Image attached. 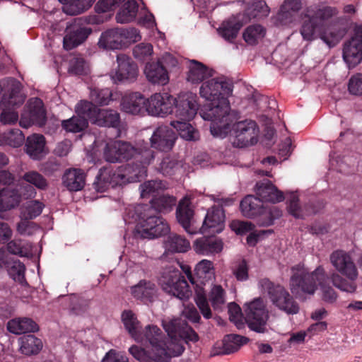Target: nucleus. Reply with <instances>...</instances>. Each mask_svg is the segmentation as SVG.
<instances>
[{
  "label": "nucleus",
  "mask_w": 362,
  "mask_h": 362,
  "mask_svg": "<svg viewBox=\"0 0 362 362\" xmlns=\"http://www.w3.org/2000/svg\"><path fill=\"white\" fill-rule=\"evenodd\" d=\"M144 74L147 80L153 84L163 86L169 81L168 72L160 61L148 62L144 68Z\"/></svg>",
  "instance_id": "cd10ccee"
},
{
  "label": "nucleus",
  "mask_w": 362,
  "mask_h": 362,
  "mask_svg": "<svg viewBox=\"0 0 362 362\" xmlns=\"http://www.w3.org/2000/svg\"><path fill=\"white\" fill-rule=\"evenodd\" d=\"M8 273L11 278L21 284H26L25 278V267L19 260H13L11 265H7Z\"/></svg>",
  "instance_id": "4d7b16f0"
},
{
  "label": "nucleus",
  "mask_w": 362,
  "mask_h": 362,
  "mask_svg": "<svg viewBox=\"0 0 362 362\" xmlns=\"http://www.w3.org/2000/svg\"><path fill=\"white\" fill-rule=\"evenodd\" d=\"M45 204L39 200L26 202L21 207V217L22 219H34L40 216Z\"/></svg>",
  "instance_id": "de8ad7c7"
},
{
  "label": "nucleus",
  "mask_w": 362,
  "mask_h": 362,
  "mask_svg": "<svg viewBox=\"0 0 362 362\" xmlns=\"http://www.w3.org/2000/svg\"><path fill=\"white\" fill-rule=\"evenodd\" d=\"M19 107H0L2 112L0 115V121L4 124H13L18 120V114L15 110Z\"/></svg>",
  "instance_id": "338daca9"
},
{
  "label": "nucleus",
  "mask_w": 362,
  "mask_h": 362,
  "mask_svg": "<svg viewBox=\"0 0 362 362\" xmlns=\"http://www.w3.org/2000/svg\"><path fill=\"white\" fill-rule=\"evenodd\" d=\"M232 92V84L223 78L206 81L200 87L201 97L216 103L205 106L199 112L204 120L211 121L210 132L214 136L225 138L230 129L233 115L228 98Z\"/></svg>",
  "instance_id": "f257e3e1"
},
{
  "label": "nucleus",
  "mask_w": 362,
  "mask_h": 362,
  "mask_svg": "<svg viewBox=\"0 0 362 362\" xmlns=\"http://www.w3.org/2000/svg\"><path fill=\"white\" fill-rule=\"evenodd\" d=\"M45 146V136L42 134H34L28 136L25 143V151L31 158L39 160L43 156Z\"/></svg>",
  "instance_id": "f704fd0d"
},
{
  "label": "nucleus",
  "mask_w": 362,
  "mask_h": 362,
  "mask_svg": "<svg viewBox=\"0 0 362 362\" xmlns=\"http://www.w3.org/2000/svg\"><path fill=\"white\" fill-rule=\"evenodd\" d=\"M170 125L177 130L180 136L186 141H195L199 139V132L186 121H172Z\"/></svg>",
  "instance_id": "79ce46f5"
},
{
  "label": "nucleus",
  "mask_w": 362,
  "mask_h": 362,
  "mask_svg": "<svg viewBox=\"0 0 362 362\" xmlns=\"http://www.w3.org/2000/svg\"><path fill=\"white\" fill-rule=\"evenodd\" d=\"M177 138L176 133L170 126L160 125L153 130L150 138L151 147L160 151H170L175 146Z\"/></svg>",
  "instance_id": "f3484780"
},
{
  "label": "nucleus",
  "mask_w": 362,
  "mask_h": 362,
  "mask_svg": "<svg viewBox=\"0 0 362 362\" xmlns=\"http://www.w3.org/2000/svg\"><path fill=\"white\" fill-rule=\"evenodd\" d=\"M23 179L39 189L45 190L48 187L47 180L38 172L29 171L25 173L23 176Z\"/></svg>",
  "instance_id": "bf43d9fd"
},
{
  "label": "nucleus",
  "mask_w": 362,
  "mask_h": 362,
  "mask_svg": "<svg viewBox=\"0 0 362 362\" xmlns=\"http://www.w3.org/2000/svg\"><path fill=\"white\" fill-rule=\"evenodd\" d=\"M233 130L240 147L252 146L257 144L259 129L255 122L243 120L233 124Z\"/></svg>",
  "instance_id": "dca6fc26"
},
{
  "label": "nucleus",
  "mask_w": 362,
  "mask_h": 362,
  "mask_svg": "<svg viewBox=\"0 0 362 362\" xmlns=\"http://www.w3.org/2000/svg\"><path fill=\"white\" fill-rule=\"evenodd\" d=\"M25 97L23 85L18 80L13 77L0 80V107H21Z\"/></svg>",
  "instance_id": "9b49d317"
},
{
  "label": "nucleus",
  "mask_w": 362,
  "mask_h": 362,
  "mask_svg": "<svg viewBox=\"0 0 362 362\" xmlns=\"http://www.w3.org/2000/svg\"><path fill=\"white\" fill-rule=\"evenodd\" d=\"M121 120L119 112L112 109H99L93 124L99 127L118 128Z\"/></svg>",
  "instance_id": "473e14b6"
},
{
  "label": "nucleus",
  "mask_w": 362,
  "mask_h": 362,
  "mask_svg": "<svg viewBox=\"0 0 362 362\" xmlns=\"http://www.w3.org/2000/svg\"><path fill=\"white\" fill-rule=\"evenodd\" d=\"M63 11L69 15H78L92 6L95 0H58Z\"/></svg>",
  "instance_id": "58836bf2"
},
{
  "label": "nucleus",
  "mask_w": 362,
  "mask_h": 362,
  "mask_svg": "<svg viewBox=\"0 0 362 362\" xmlns=\"http://www.w3.org/2000/svg\"><path fill=\"white\" fill-rule=\"evenodd\" d=\"M291 273L289 288L293 296L300 300L313 296L318 285H321L326 279L325 271L322 266L309 272L304 265L299 264L291 267Z\"/></svg>",
  "instance_id": "39448f33"
},
{
  "label": "nucleus",
  "mask_w": 362,
  "mask_h": 362,
  "mask_svg": "<svg viewBox=\"0 0 362 362\" xmlns=\"http://www.w3.org/2000/svg\"><path fill=\"white\" fill-rule=\"evenodd\" d=\"M8 330L15 334H21L27 332L38 331L37 323L30 318L22 317L10 320L7 325Z\"/></svg>",
  "instance_id": "e433bc0d"
},
{
  "label": "nucleus",
  "mask_w": 362,
  "mask_h": 362,
  "mask_svg": "<svg viewBox=\"0 0 362 362\" xmlns=\"http://www.w3.org/2000/svg\"><path fill=\"white\" fill-rule=\"evenodd\" d=\"M24 140V135L18 129H11L6 132V145L16 148L21 146Z\"/></svg>",
  "instance_id": "774afa93"
},
{
  "label": "nucleus",
  "mask_w": 362,
  "mask_h": 362,
  "mask_svg": "<svg viewBox=\"0 0 362 362\" xmlns=\"http://www.w3.org/2000/svg\"><path fill=\"white\" fill-rule=\"evenodd\" d=\"M211 76H212V71L204 64L196 60L190 61L187 76L189 82L199 83Z\"/></svg>",
  "instance_id": "c9c22d12"
},
{
  "label": "nucleus",
  "mask_w": 362,
  "mask_h": 362,
  "mask_svg": "<svg viewBox=\"0 0 362 362\" xmlns=\"http://www.w3.org/2000/svg\"><path fill=\"white\" fill-rule=\"evenodd\" d=\"M256 194L262 203L263 202L277 203L284 199L283 192L268 180H264L256 184Z\"/></svg>",
  "instance_id": "bb28decb"
},
{
  "label": "nucleus",
  "mask_w": 362,
  "mask_h": 362,
  "mask_svg": "<svg viewBox=\"0 0 362 362\" xmlns=\"http://www.w3.org/2000/svg\"><path fill=\"white\" fill-rule=\"evenodd\" d=\"M342 58L349 69L362 61V24L356 25L352 36L344 42Z\"/></svg>",
  "instance_id": "ddd939ff"
},
{
  "label": "nucleus",
  "mask_w": 362,
  "mask_h": 362,
  "mask_svg": "<svg viewBox=\"0 0 362 362\" xmlns=\"http://www.w3.org/2000/svg\"><path fill=\"white\" fill-rule=\"evenodd\" d=\"M150 203L149 206L153 209L156 213H167L170 211L175 205L176 199L173 196L162 195L153 198Z\"/></svg>",
  "instance_id": "49530a36"
},
{
  "label": "nucleus",
  "mask_w": 362,
  "mask_h": 362,
  "mask_svg": "<svg viewBox=\"0 0 362 362\" xmlns=\"http://www.w3.org/2000/svg\"><path fill=\"white\" fill-rule=\"evenodd\" d=\"M194 211L190 206V201L187 198L181 199L176 209V218L184 230L190 235L198 233L193 226Z\"/></svg>",
  "instance_id": "4be33fe9"
},
{
  "label": "nucleus",
  "mask_w": 362,
  "mask_h": 362,
  "mask_svg": "<svg viewBox=\"0 0 362 362\" xmlns=\"http://www.w3.org/2000/svg\"><path fill=\"white\" fill-rule=\"evenodd\" d=\"M85 177V173L82 170L71 168L65 171L62 177V182L68 190L77 192L83 188Z\"/></svg>",
  "instance_id": "c756f323"
},
{
  "label": "nucleus",
  "mask_w": 362,
  "mask_h": 362,
  "mask_svg": "<svg viewBox=\"0 0 362 362\" xmlns=\"http://www.w3.org/2000/svg\"><path fill=\"white\" fill-rule=\"evenodd\" d=\"M90 98L99 105H107L112 100V92L107 88H93L90 89Z\"/></svg>",
  "instance_id": "13d9d810"
},
{
  "label": "nucleus",
  "mask_w": 362,
  "mask_h": 362,
  "mask_svg": "<svg viewBox=\"0 0 362 362\" xmlns=\"http://www.w3.org/2000/svg\"><path fill=\"white\" fill-rule=\"evenodd\" d=\"M144 344L148 343L151 349L148 351L133 345L129 352L140 362H169L172 357L180 356L184 350L182 346L173 344L168 348L163 347L162 331L156 325H147L144 329Z\"/></svg>",
  "instance_id": "7ed1b4c3"
},
{
  "label": "nucleus",
  "mask_w": 362,
  "mask_h": 362,
  "mask_svg": "<svg viewBox=\"0 0 362 362\" xmlns=\"http://www.w3.org/2000/svg\"><path fill=\"white\" fill-rule=\"evenodd\" d=\"M117 69L112 75V80L117 82H133L139 74L137 65L126 54L117 56Z\"/></svg>",
  "instance_id": "aec40b11"
},
{
  "label": "nucleus",
  "mask_w": 362,
  "mask_h": 362,
  "mask_svg": "<svg viewBox=\"0 0 362 362\" xmlns=\"http://www.w3.org/2000/svg\"><path fill=\"white\" fill-rule=\"evenodd\" d=\"M136 220L141 228V236L145 238H155L165 235L170 232L167 221L147 204L138 205L134 208Z\"/></svg>",
  "instance_id": "423d86ee"
},
{
  "label": "nucleus",
  "mask_w": 362,
  "mask_h": 362,
  "mask_svg": "<svg viewBox=\"0 0 362 362\" xmlns=\"http://www.w3.org/2000/svg\"><path fill=\"white\" fill-rule=\"evenodd\" d=\"M124 45L119 28L109 29L102 33L98 45L105 49H119Z\"/></svg>",
  "instance_id": "7c9ffc66"
},
{
  "label": "nucleus",
  "mask_w": 362,
  "mask_h": 362,
  "mask_svg": "<svg viewBox=\"0 0 362 362\" xmlns=\"http://www.w3.org/2000/svg\"><path fill=\"white\" fill-rule=\"evenodd\" d=\"M182 168V163L174 157L166 156L159 164L158 170L165 176L175 175Z\"/></svg>",
  "instance_id": "603ef678"
},
{
  "label": "nucleus",
  "mask_w": 362,
  "mask_h": 362,
  "mask_svg": "<svg viewBox=\"0 0 362 362\" xmlns=\"http://www.w3.org/2000/svg\"><path fill=\"white\" fill-rule=\"evenodd\" d=\"M266 34L265 28L259 24L248 26L243 33L244 40L250 45H256Z\"/></svg>",
  "instance_id": "09e8293b"
},
{
  "label": "nucleus",
  "mask_w": 362,
  "mask_h": 362,
  "mask_svg": "<svg viewBox=\"0 0 362 362\" xmlns=\"http://www.w3.org/2000/svg\"><path fill=\"white\" fill-rule=\"evenodd\" d=\"M165 189V185L159 180H153L144 182L140 185L139 189L142 198H148L151 196L155 197L160 191Z\"/></svg>",
  "instance_id": "8fccbe9b"
},
{
  "label": "nucleus",
  "mask_w": 362,
  "mask_h": 362,
  "mask_svg": "<svg viewBox=\"0 0 362 362\" xmlns=\"http://www.w3.org/2000/svg\"><path fill=\"white\" fill-rule=\"evenodd\" d=\"M19 344L21 352L25 355L36 354L42 348L41 339L32 334L20 337Z\"/></svg>",
  "instance_id": "c03bdc74"
},
{
  "label": "nucleus",
  "mask_w": 362,
  "mask_h": 362,
  "mask_svg": "<svg viewBox=\"0 0 362 362\" xmlns=\"http://www.w3.org/2000/svg\"><path fill=\"white\" fill-rule=\"evenodd\" d=\"M228 314L230 320L234 323L238 329H243L245 327L243 313L238 304L235 303L228 304Z\"/></svg>",
  "instance_id": "e2e57ef3"
},
{
  "label": "nucleus",
  "mask_w": 362,
  "mask_h": 362,
  "mask_svg": "<svg viewBox=\"0 0 362 362\" xmlns=\"http://www.w3.org/2000/svg\"><path fill=\"white\" fill-rule=\"evenodd\" d=\"M175 98L171 95L155 93L147 99L146 112L152 116L163 117L173 112Z\"/></svg>",
  "instance_id": "a211bd4d"
},
{
  "label": "nucleus",
  "mask_w": 362,
  "mask_h": 362,
  "mask_svg": "<svg viewBox=\"0 0 362 362\" xmlns=\"http://www.w3.org/2000/svg\"><path fill=\"white\" fill-rule=\"evenodd\" d=\"M155 158V153L147 146L138 154L135 161L127 163L118 169L121 173V180L124 182H135L140 181L147 175V167Z\"/></svg>",
  "instance_id": "1a4fd4ad"
},
{
  "label": "nucleus",
  "mask_w": 362,
  "mask_h": 362,
  "mask_svg": "<svg viewBox=\"0 0 362 362\" xmlns=\"http://www.w3.org/2000/svg\"><path fill=\"white\" fill-rule=\"evenodd\" d=\"M89 72V66L81 57H74L69 62V73L72 75H86Z\"/></svg>",
  "instance_id": "052dcab7"
},
{
  "label": "nucleus",
  "mask_w": 362,
  "mask_h": 362,
  "mask_svg": "<svg viewBox=\"0 0 362 362\" xmlns=\"http://www.w3.org/2000/svg\"><path fill=\"white\" fill-rule=\"evenodd\" d=\"M336 7L311 6L303 13V22L300 34L307 41L320 38L329 48L335 47L347 33L350 19L339 17L329 24L325 22L337 16Z\"/></svg>",
  "instance_id": "f03ea898"
},
{
  "label": "nucleus",
  "mask_w": 362,
  "mask_h": 362,
  "mask_svg": "<svg viewBox=\"0 0 362 362\" xmlns=\"http://www.w3.org/2000/svg\"><path fill=\"white\" fill-rule=\"evenodd\" d=\"M138 10V3L135 0H128L118 11L115 19L121 24L130 23L136 18Z\"/></svg>",
  "instance_id": "ea45409f"
},
{
  "label": "nucleus",
  "mask_w": 362,
  "mask_h": 362,
  "mask_svg": "<svg viewBox=\"0 0 362 362\" xmlns=\"http://www.w3.org/2000/svg\"><path fill=\"white\" fill-rule=\"evenodd\" d=\"M281 215L282 211L277 206L263 207L262 211L256 216L257 223L261 227L272 226Z\"/></svg>",
  "instance_id": "a18cd8bd"
},
{
  "label": "nucleus",
  "mask_w": 362,
  "mask_h": 362,
  "mask_svg": "<svg viewBox=\"0 0 362 362\" xmlns=\"http://www.w3.org/2000/svg\"><path fill=\"white\" fill-rule=\"evenodd\" d=\"M185 323V321L180 318L163 320V327L168 334V337H166L162 333V341L164 343L162 346L163 347L168 348V346H171V344L176 343L184 348L180 343L179 337Z\"/></svg>",
  "instance_id": "b1692460"
},
{
  "label": "nucleus",
  "mask_w": 362,
  "mask_h": 362,
  "mask_svg": "<svg viewBox=\"0 0 362 362\" xmlns=\"http://www.w3.org/2000/svg\"><path fill=\"white\" fill-rule=\"evenodd\" d=\"M259 286L267 293L272 304L288 315L298 313L300 307L289 292L281 285L274 284L268 279L259 280Z\"/></svg>",
  "instance_id": "0eeeda50"
},
{
  "label": "nucleus",
  "mask_w": 362,
  "mask_h": 362,
  "mask_svg": "<svg viewBox=\"0 0 362 362\" xmlns=\"http://www.w3.org/2000/svg\"><path fill=\"white\" fill-rule=\"evenodd\" d=\"M195 275L197 277V282L205 285L206 282L212 280L214 276V268L213 262L208 259H202L195 267Z\"/></svg>",
  "instance_id": "37998d69"
},
{
  "label": "nucleus",
  "mask_w": 362,
  "mask_h": 362,
  "mask_svg": "<svg viewBox=\"0 0 362 362\" xmlns=\"http://www.w3.org/2000/svg\"><path fill=\"white\" fill-rule=\"evenodd\" d=\"M121 318L125 329L131 337L137 342H143L144 341V332H140L139 322L135 314L129 310H124Z\"/></svg>",
  "instance_id": "2f4dec72"
},
{
  "label": "nucleus",
  "mask_w": 362,
  "mask_h": 362,
  "mask_svg": "<svg viewBox=\"0 0 362 362\" xmlns=\"http://www.w3.org/2000/svg\"><path fill=\"white\" fill-rule=\"evenodd\" d=\"M209 300L214 309H218L225 303V292L221 286L215 285L212 287Z\"/></svg>",
  "instance_id": "69168bd1"
},
{
  "label": "nucleus",
  "mask_w": 362,
  "mask_h": 362,
  "mask_svg": "<svg viewBox=\"0 0 362 362\" xmlns=\"http://www.w3.org/2000/svg\"><path fill=\"white\" fill-rule=\"evenodd\" d=\"M248 342L247 337L238 335L229 334L223 340L224 354H229L237 351L239 348Z\"/></svg>",
  "instance_id": "864d4df0"
},
{
  "label": "nucleus",
  "mask_w": 362,
  "mask_h": 362,
  "mask_svg": "<svg viewBox=\"0 0 362 362\" xmlns=\"http://www.w3.org/2000/svg\"><path fill=\"white\" fill-rule=\"evenodd\" d=\"M121 109L126 113L139 115L146 112L147 99L140 93L125 95L120 103Z\"/></svg>",
  "instance_id": "5701e85b"
},
{
  "label": "nucleus",
  "mask_w": 362,
  "mask_h": 362,
  "mask_svg": "<svg viewBox=\"0 0 362 362\" xmlns=\"http://www.w3.org/2000/svg\"><path fill=\"white\" fill-rule=\"evenodd\" d=\"M28 111L21 115L20 125L24 128H28L32 124L42 127L47 120L46 111L41 99L38 98H31L27 106Z\"/></svg>",
  "instance_id": "2eb2a0df"
},
{
  "label": "nucleus",
  "mask_w": 362,
  "mask_h": 362,
  "mask_svg": "<svg viewBox=\"0 0 362 362\" xmlns=\"http://www.w3.org/2000/svg\"><path fill=\"white\" fill-rule=\"evenodd\" d=\"M243 24L235 18L223 21L218 28V34L226 41L232 42L238 35Z\"/></svg>",
  "instance_id": "a19ab883"
},
{
  "label": "nucleus",
  "mask_w": 362,
  "mask_h": 362,
  "mask_svg": "<svg viewBox=\"0 0 362 362\" xmlns=\"http://www.w3.org/2000/svg\"><path fill=\"white\" fill-rule=\"evenodd\" d=\"M153 54V46L150 43L141 42L133 49L134 57L140 61L148 59Z\"/></svg>",
  "instance_id": "0e129e2a"
},
{
  "label": "nucleus",
  "mask_w": 362,
  "mask_h": 362,
  "mask_svg": "<svg viewBox=\"0 0 362 362\" xmlns=\"http://www.w3.org/2000/svg\"><path fill=\"white\" fill-rule=\"evenodd\" d=\"M75 110L76 116L83 117L86 119L88 118L93 123L99 108L93 104V101L81 100L76 105Z\"/></svg>",
  "instance_id": "3c124183"
},
{
  "label": "nucleus",
  "mask_w": 362,
  "mask_h": 362,
  "mask_svg": "<svg viewBox=\"0 0 362 362\" xmlns=\"http://www.w3.org/2000/svg\"><path fill=\"white\" fill-rule=\"evenodd\" d=\"M245 320L251 330L257 333H264L267 331L269 310L262 298H256L245 303Z\"/></svg>",
  "instance_id": "9d476101"
},
{
  "label": "nucleus",
  "mask_w": 362,
  "mask_h": 362,
  "mask_svg": "<svg viewBox=\"0 0 362 362\" xmlns=\"http://www.w3.org/2000/svg\"><path fill=\"white\" fill-rule=\"evenodd\" d=\"M225 212L218 206H212L206 213L202 227L199 229L200 233H220L225 227Z\"/></svg>",
  "instance_id": "412c9836"
},
{
  "label": "nucleus",
  "mask_w": 362,
  "mask_h": 362,
  "mask_svg": "<svg viewBox=\"0 0 362 362\" xmlns=\"http://www.w3.org/2000/svg\"><path fill=\"white\" fill-rule=\"evenodd\" d=\"M240 207L244 216L252 218L262 211L263 204L257 197L247 195L241 201Z\"/></svg>",
  "instance_id": "4c0bfd02"
},
{
  "label": "nucleus",
  "mask_w": 362,
  "mask_h": 362,
  "mask_svg": "<svg viewBox=\"0 0 362 362\" xmlns=\"http://www.w3.org/2000/svg\"><path fill=\"white\" fill-rule=\"evenodd\" d=\"M141 151L144 148H137L129 142L115 140L106 144L103 155L107 162L115 163L135 158Z\"/></svg>",
  "instance_id": "f8f14e48"
},
{
  "label": "nucleus",
  "mask_w": 362,
  "mask_h": 362,
  "mask_svg": "<svg viewBox=\"0 0 362 362\" xmlns=\"http://www.w3.org/2000/svg\"><path fill=\"white\" fill-rule=\"evenodd\" d=\"M197 95L185 93L178 95L175 101V115L180 121H189L194 118L198 110Z\"/></svg>",
  "instance_id": "6ab92c4d"
},
{
  "label": "nucleus",
  "mask_w": 362,
  "mask_h": 362,
  "mask_svg": "<svg viewBox=\"0 0 362 362\" xmlns=\"http://www.w3.org/2000/svg\"><path fill=\"white\" fill-rule=\"evenodd\" d=\"M132 296L144 303L152 302L157 296L156 284L147 280H141L137 284L131 287Z\"/></svg>",
  "instance_id": "c85d7f7f"
},
{
  "label": "nucleus",
  "mask_w": 362,
  "mask_h": 362,
  "mask_svg": "<svg viewBox=\"0 0 362 362\" xmlns=\"http://www.w3.org/2000/svg\"><path fill=\"white\" fill-rule=\"evenodd\" d=\"M162 289L180 300L188 299L191 291L185 276L180 271L175 267L165 268L159 279Z\"/></svg>",
  "instance_id": "6e6552de"
},
{
  "label": "nucleus",
  "mask_w": 362,
  "mask_h": 362,
  "mask_svg": "<svg viewBox=\"0 0 362 362\" xmlns=\"http://www.w3.org/2000/svg\"><path fill=\"white\" fill-rule=\"evenodd\" d=\"M122 183L121 173L118 170H114L111 168L104 167L100 169L95 180L93 182L94 188L98 192H105L109 185H116Z\"/></svg>",
  "instance_id": "393cba45"
},
{
  "label": "nucleus",
  "mask_w": 362,
  "mask_h": 362,
  "mask_svg": "<svg viewBox=\"0 0 362 362\" xmlns=\"http://www.w3.org/2000/svg\"><path fill=\"white\" fill-rule=\"evenodd\" d=\"M92 30L85 26L80 18H76L69 23L65 29L63 38V47L66 50H71L83 43L91 33Z\"/></svg>",
  "instance_id": "4468645a"
},
{
  "label": "nucleus",
  "mask_w": 362,
  "mask_h": 362,
  "mask_svg": "<svg viewBox=\"0 0 362 362\" xmlns=\"http://www.w3.org/2000/svg\"><path fill=\"white\" fill-rule=\"evenodd\" d=\"M88 126V120L83 117L73 116L62 120V128L69 132L78 133L84 130Z\"/></svg>",
  "instance_id": "5fc2aeb1"
},
{
  "label": "nucleus",
  "mask_w": 362,
  "mask_h": 362,
  "mask_svg": "<svg viewBox=\"0 0 362 362\" xmlns=\"http://www.w3.org/2000/svg\"><path fill=\"white\" fill-rule=\"evenodd\" d=\"M194 300L203 317L206 319H210L212 317V313L206 299V291L198 285H197Z\"/></svg>",
  "instance_id": "6e6d98bb"
},
{
  "label": "nucleus",
  "mask_w": 362,
  "mask_h": 362,
  "mask_svg": "<svg viewBox=\"0 0 362 362\" xmlns=\"http://www.w3.org/2000/svg\"><path fill=\"white\" fill-rule=\"evenodd\" d=\"M329 260L338 272H332L329 276L332 284L342 291L354 293L358 272L351 255L343 250H337L330 254Z\"/></svg>",
  "instance_id": "20e7f679"
},
{
  "label": "nucleus",
  "mask_w": 362,
  "mask_h": 362,
  "mask_svg": "<svg viewBox=\"0 0 362 362\" xmlns=\"http://www.w3.org/2000/svg\"><path fill=\"white\" fill-rule=\"evenodd\" d=\"M231 270L233 276L238 281H245L249 278V268L245 259L235 262L231 267Z\"/></svg>",
  "instance_id": "680f3d73"
},
{
  "label": "nucleus",
  "mask_w": 362,
  "mask_h": 362,
  "mask_svg": "<svg viewBox=\"0 0 362 362\" xmlns=\"http://www.w3.org/2000/svg\"><path fill=\"white\" fill-rule=\"evenodd\" d=\"M193 248L198 255L211 256L220 253L223 248V241L214 237H201L193 244Z\"/></svg>",
  "instance_id": "a878e982"
},
{
  "label": "nucleus",
  "mask_w": 362,
  "mask_h": 362,
  "mask_svg": "<svg viewBox=\"0 0 362 362\" xmlns=\"http://www.w3.org/2000/svg\"><path fill=\"white\" fill-rule=\"evenodd\" d=\"M163 244L166 253H185L190 249L189 241L176 233L170 234Z\"/></svg>",
  "instance_id": "72a5a7b5"
}]
</instances>
